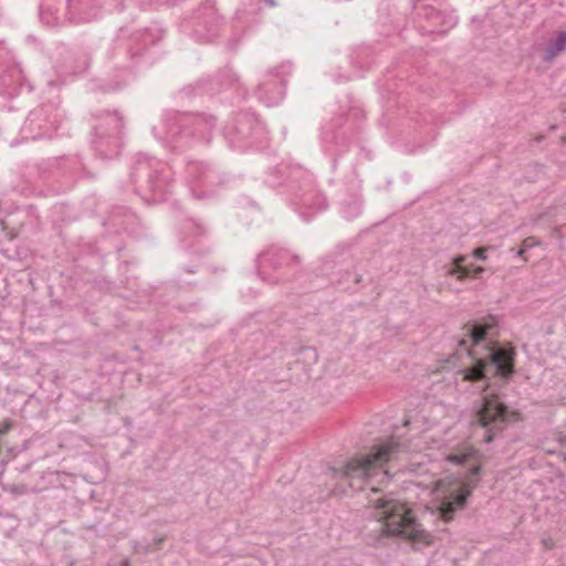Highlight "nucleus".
<instances>
[{"label": "nucleus", "instance_id": "7c9ffc66", "mask_svg": "<svg viewBox=\"0 0 566 566\" xmlns=\"http://www.w3.org/2000/svg\"><path fill=\"white\" fill-rule=\"evenodd\" d=\"M32 462L21 463L15 465V470L20 473L27 472L31 468Z\"/></svg>", "mask_w": 566, "mask_h": 566}, {"label": "nucleus", "instance_id": "0eeeda50", "mask_svg": "<svg viewBox=\"0 0 566 566\" xmlns=\"http://www.w3.org/2000/svg\"><path fill=\"white\" fill-rule=\"evenodd\" d=\"M172 171L166 165L148 158H138L130 171L135 192L148 203L163 202L172 187Z\"/></svg>", "mask_w": 566, "mask_h": 566}, {"label": "nucleus", "instance_id": "f704fd0d", "mask_svg": "<svg viewBox=\"0 0 566 566\" xmlns=\"http://www.w3.org/2000/svg\"><path fill=\"white\" fill-rule=\"evenodd\" d=\"M178 0H169L170 6H176Z\"/></svg>", "mask_w": 566, "mask_h": 566}, {"label": "nucleus", "instance_id": "e433bc0d", "mask_svg": "<svg viewBox=\"0 0 566 566\" xmlns=\"http://www.w3.org/2000/svg\"><path fill=\"white\" fill-rule=\"evenodd\" d=\"M120 566H130L128 560H124Z\"/></svg>", "mask_w": 566, "mask_h": 566}, {"label": "nucleus", "instance_id": "ea45409f", "mask_svg": "<svg viewBox=\"0 0 566 566\" xmlns=\"http://www.w3.org/2000/svg\"><path fill=\"white\" fill-rule=\"evenodd\" d=\"M161 542H163V538H158V539H156V543H157V544H160Z\"/></svg>", "mask_w": 566, "mask_h": 566}, {"label": "nucleus", "instance_id": "393cba45", "mask_svg": "<svg viewBox=\"0 0 566 566\" xmlns=\"http://www.w3.org/2000/svg\"><path fill=\"white\" fill-rule=\"evenodd\" d=\"M283 176H284V170L281 168L274 167L273 169H271L269 177L266 179V182L271 187H277L282 184Z\"/></svg>", "mask_w": 566, "mask_h": 566}, {"label": "nucleus", "instance_id": "bb28decb", "mask_svg": "<svg viewBox=\"0 0 566 566\" xmlns=\"http://www.w3.org/2000/svg\"><path fill=\"white\" fill-rule=\"evenodd\" d=\"M12 83V75L0 66V93L4 92Z\"/></svg>", "mask_w": 566, "mask_h": 566}, {"label": "nucleus", "instance_id": "473e14b6", "mask_svg": "<svg viewBox=\"0 0 566 566\" xmlns=\"http://www.w3.org/2000/svg\"><path fill=\"white\" fill-rule=\"evenodd\" d=\"M259 2H264L269 4L270 7H276V0H259Z\"/></svg>", "mask_w": 566, "mask_h": 566}, {"label": "nucleus", "instance_id": "7ed1b4c3", "mask_svg": "<svg viewBox=\"0 0 566 566\" xmlns=\"http://www.w3.org/2000/svg\"><path fill=\"white\" fill-rule=\"evenodd\" d=\"M256 263L261 279L273 284L295 281L305 293L317 291L326 284L325 277L301 269V256L286 249L271 247L258 255Z\"/></svg>", "mask_w": 566, "mask_h": 566}, {"label": "nucleus", "instance_id": "c756f323", "mask_svg": "<svg viewBox=\"0 0 566 566\" xmlns=\"http://www.w3.org/2000/svg\"><path fill=\"white\" fill-rule=\"evenodd\" d=\"M345 120H346V117L344 114H342V115L337 116L336 118H334L332 120V124L334 127H340Z\"/></svg>", "mask_w": 566, "mask_h": 566}, {"label": "nucleus", "instance_id": "4be33fe9", "mask_svg": "<svg viewBox=\"0 0 566 566\" xmlns=\"http://www.w3.org/2000/svg\"><path fill=\"white\" fill-rule=\"evenodd\" d=\"M566 49V31H559L545 46L544 61H552Z\"/></svg>", "mask_w": 566, "mask_h": 566}, {"label": "nucleus", "instance_id": "a878e982", "mask_svg": "<svg viewBox=\"0 0 566 566\" xmlns=\"http://www.w3.org/2000/svg\"><path fill=\"white\" fill-rule=\"evenodd\" d=\"M539 244V242L534 237H527L523 240L522 245L520 250L516 252V254L521 258H523L526 261V258L524 256L525 253L533 247Z\"/></svg>", "mask_w": 566, "mask_h": 566}, {"label": "nucleus", "instance_id": "f257e3e1", "mask_svg": "<svg viewBox=\"0 0 566 566\" xmlns=\"http://www.w3.org/2000/svg\"><path fill=\"white\" fill-rule=\"evenodd\" d=\"M464 336L471 340V348L468 340L462 337L458 340L461 347L471 358L470 366L463 368V379L475 382L499 377L510 381L516 373V349L510 343H501L496 339L499 335V318L489 314L480 318L471 319L462 327Z\"/></svg>", "mask_w": 566, "mask_h": 566}, {"label": "nucleus", "instance_id": "f3484780", "mask_svg": "<svg viewBox=\"0 0 566 566\" xmlns=\"http://www.w3.org/2000/svg\"><path fill=\"white\" fill-rule=\"evenodd\" d=\"M187 178L192 185L213 188L220 182L218 172L208 163L189 160L186 167Z\"/></svg>", "mask_w": 566, "mask_h": 566}, {"label": "nucleus", "instance_id": "dca6fc26", "mask_svg": "<svg viewBox=\"0 0 566 566\" xmlns=\"http://www.w3.org/2000/svg\"><path fill=\"white\" fill-rule=\"evenodd\" d=\"M237 82V74L231 67L226 66L219 70L214 75L197 81L193 90H196V94L213 95L227 87L233 86Z\"/></svg>", "mask_w": 566, "mask_h": 566}, {"label": "nucleus", "instance_id": "9d476101", "mask_svg": "<svg viewBox=\"0 0 566 566\" xmlns=\"http://www.w3.org/2000/svg\"><path fill=\"white\" fill-rule=\"evenodd\" d=\"M181 30L197 42L210 43L223 30L224 18L218 12L214 0H206L181 21Z\"/></svg>", "mask_w": 566, "mask_h": 566}, {"label": "nucleus", "instance_id": "39448f33", "mask_svg": "<svg viewBox=\"0 0 566 566\" xmlns=\"http://www.w3.org/2000/svg\"><path fill=\"white\" fill-rule=\"evenodd\" d=\"M167 137L175 150L184 151L195 145H208L217 127V118L206 113L174 114L166 118Z\"/></svg>", "mask_w": 566, "mask_h": 566}, {"label": "nucleus", "instance_id": "2eb2a0df", "mask_svg": "<svg viewBox=\"0 0 566 566\" xmlns=\"http://www.w3.org/2000/svg\"><path fill=\"white\" fill-rule=\"evenodd\" d=\"M61 485L60 473L53 471L42 472L34 481H21L19 483L6 481L4 471H0V486L4 492H10L15 496L29 493H41L51 488Z\"/></svg>", "mask_w": 566, "mask_h": 566}, {"label": "nucleus", "instance_id": "9b49d317", "mask_svg": "<svg viewBox=\"0 0 566 566\" xmlns=\"http://www.w3.org/2000/svg\"><path fill=\"white\" fill-rule=\"evenodd\" d=\"M475 422L485 429L484 442L490 443L494 434L500 432L509 421V409L496 395H484L473 403Z\"/></svg>", "mask_w": 566, "mask_h": 566}, {"label": "nucleus", "instance_id": "412c9836", "mask_svg": "<svg viewBox=\"0 0 566 566\" xmlns=\"http://www.w3.org/2000/svg\"><path fill=\"white\" fill-rule=\"evenodd\" d=\"M465 260V255H457L453 259L451 269L448 271L449 275L455 276L460 281L473 277L474 264H464Z\"/></svg>", "mask_w": 566, "mask_h": 566}, {"label": "nucleus", "instance_id": "c85d7f7f", "mask_svg": "<svg viewBox=\"0 0 566 566\" xmlns=\"http://www.w3.org/2000/svg\"><path fill=\"white\" fill-rule=\"evenodd\" d=\"M12 427H13V421L10 419H4L0 423V437L8 433L12 429Z\"/></svg>", "mask_w": 566, "mask_h": 566}, {"label": "nucleus", "instance_id": "423d86ee", "mask_svg": "<svg viewBox=\"0 0 566 566\" xmlns=\"http://www.w3.org/2000/svg\"><path fill=\"white\" fill-rule=\"evenodd\" d=\"M447 461L459 467L458 482L442 493L440 515L443 520H452L453 514L465 506L472 490L478 485L481 465L472 452L450 453Z\"/></svg>", "mask_w": 566, "mask_h": 566}, {"label": "nucleus", "instance_id": "b1692460", "mask_svg": "<svg viewBox=\"0 0 566 566\" xmlns=\"http://www.w3.org/2000/svg\"><path fill=\"white\" fill-rule=\"evenodd\" d=\"M154 2L153 0H120L118 7L119 11L125 10H134L138 8L142 11H147L151 9Z\"/></svg>", "mask_w": 566, "mask_h": 566}, {"label": "nucleus", "instance_id": "4c0bfd02", "mask_svg": "<svg viewBox=\"0 0 566 566\" xmlns=\"http://www.w3.org/2000/svg\"><path fill=\"white\" fill-rule=\"evenodd\" d=\"M145 553H148L150 549L148 546L142 547Z\"/></svg>", "mask_w": 566, "mask_h": 566}, {"label": "nucleus", "instance_id": "72a5a7b5", "mask_svg": "<svg viewBox=\"0 0 566 566\" xmlns=\"http://www.w3.org/2000/svg\"><path fill=\"white\" fill-rule=\"evenodd\" d=\"M361 281V275H356L355 283L358 284Z\"/></svg>", "mask_w": 566, "mask_h": 566}, {"label": "nucleus", "instance_id": "5701e85b", "mask_svg": "<svg viewBox=\"0 0 566 566\" xmlns=\"http://www.w3.org/2000/svg\"><path fill=\"white\" fill-rule=\"evenodd\" d=\"M361 212V199L359 196L354 195L349 200L343 203V214L346 219L350 220L359 216Z\"/></svg>", "mask_w": 566, "mask_h": 566}, {"label": "nucleus", "instance_id": "aec40b11", "mask_svg": "<svg viewBox=\"0 0 566 566\" xmlns=\"http://www.w3.org/2000/svg\"><path fill=\"white\" fill-rule=\"evenodd\" d=\"M206 229L202 224L192 219L182 222L179 231L180 242L185 249H190L199 243L205 235Z\"/></svg>", "mask_w": 566, "mask_h": 566}, {"label": "nucleus", "instance_id": "cd10ccee", "mask_svg": "<svg viewBox=\"0 0 566 566\" xmlns=\"http://www.w3.org/2000/svg\"><path fill=\"white\" fill-rule=\"evenodd\" d=\"M488 250L489 248H485V247H479V248H475L473 251H472V255L478 259V260H481V261H484L488 259Z\"/></svg>", "mask_w": 566, "mask_h": 566}, {"label": "nucleus", "instance_id": "2f4dec72", "mask_svg": "<svg viewBox=\"0 0 566 566\" xmlns=\"http://www.w3.org/2000/svg\"><path fill=\"white\" fill-rule=\"evenodd\" d=\"M484 271L485 269L483 266L474 265L473 277H480Z\"/></svg>", "mask_w": 566, "mask_h": 566}, {"label": "nucleus", "instance_id": "4468645a", "mask_svg": "<svg viewBox=\"0 0 566 566\" xmlns=\"http://www.w3.org/2000/svg\"><path fill=\"white\" fill-rule=\"evenodd\" d=\"M412 7L417 9L415 0ZM417 17L422 34H446L458 23V18L452 12L439 11L430 4L419 7Z\"/></svg>", "mask_w": 566, "mask_h": 566}, {"label": "nucleus", "instance_id": "6e6552de", "mask_svg": "<svg viewBox=\"0 0 566 566\" xmlns=\"http://www.w3.org/2000/svg\"><path fill=\"white\" fill-rule=\"evenodd\" d=\"M222 135L231 148L240 150L262 147L268 140L264 124L248 111H241L229 119L222 128Z\"/></svg>", "mask_w": 566, "mask_h": 566}, {"label": "nucleus", "instance_id": "f8f14e48", "mask_svg": "<svg viewBox=\"0 0 566 566\" xmlns=\"http://www.w3.org/2000/svg\"><path fill=\"white\" fill-rule=\"evenodd\" d=\"M62 114L54 103H44L32 109L23 125V130L32 139L49 137L59 128Z\"/></svg>", "mask_w": 566, "mask_h": 566}, {"label": "nucleus", "instance_id": "1a4fd4ad", "mask_svg": "<svg viewBox=\"0 0 566 566\" xmlns=\"http://www.w3.org/2000/svg\"><path fill=\"white\" fill-rule=\"evenodd\" d=\"M93 117L95 124L92 126V144L95 151L104 159L117 157L124 145V117L117 111L99 112Z\"/></svg>", "mask_w": 566, "mask_h": 566}, {"label": "nucleus", "instance_id": "20e7f679", "mask_svg": "<svg viewBox=\"0 0 566 566\" xmlns=\"http://www.w3.org/2000/svg\"><path fill=\"white\" fill-rule=\"evenodd\" d=\"M400 443L394 438L373 447L368 455H355L339 470L331 468L339 481L348 482L349 488L356 491L364 489L374 476L381 475V481L388 479V472L382 471L385 463L399 452Z\"/></svg>", "mask_w": 566, "mask_h": 566}, {"label": "nucleus", "instance_id": "f03ea898", "mask_svg": "<svg viewBox=\"0 0 566 566\" xmlns=\"http://www.w3.org/2000/svg\"><path fill=\"white\" fill-rule=\"evenodd\" d=\"M379 489L373 486L368 495V505L375 510L374 516L380 523L375 530L364 534L367 546L382 549L390 547L397 539L431 545L433 536L422 528L412 510L391 494L377 496Z\"/></svg>", "mask_w": 566, "mask_h": 566}, {"label": "nucleus", "instance_id": "c9c22d12", "mask_svg": "<svg viewBox=\"0 0 566 566\" xmlns=\"http://www.w3.org/2000/svg\"><path fill=\"white\" fill-rule=\"evenodd\" d=\"M489 388H490V384H489V382H486V384L484 385V387H483V391H486Z\"/></svg>", "mask_w": 566, "mask_h": 566}, {"label": "nucleus", "instance_id": "6ab92c4d", "mask_svg": "<svg viewBox=\"0 0 566 566\" xmlns=\"http://www.w3.org/2000/svg\"><path fill=\"white\" fill-rule=\"evenodd\" d=\"M102 3V0H67L69 20L74 23L91 22L98 15Z\"/></svg>", "mask_w": 566, "mask_h": 566}, {"label": "nucleus", "instance_id": "a211bd4d", "mask_svg": "<svg viewBox=\"0 0 566 566\" xmlns=\"http://www.w3.org/2000/svg\"><path fill=\"white\" fill-rule=\"evenodd\" d=\"M165 30L158 24H154L149 28L138 30L132 34V44L128 48V52L133 59L142 56L145 50L155 45L164 36Z\"/></svg>", "mask_w": 566, "mask_h": 566}, {"label": "nucleus", "instance_id": "58836bf2", "mask_svg": "<svg viewBox=\"0 0 566 566\" xmlns=\"http://www.w3.org/2000/svg\"><path fill=\"white\" fill-rule=\"evenodd\" d=\"M560 442H562L563 444H566V436H565V437H563V438L560 439Z\"/></svg>", "mask_w": 566, "mask_h": 566}, {"label": "nucleus", "instance_id": "ddd939ff", "mask_svg": "<svg viewBox=\"0 0 566 566\" xmlns=\"http://www.w3.org/2000/svg\"><path fill=\"white\" fill-rule=\"evenodd\" d=\"M292 73L290 62L270 70L256 87L255 95L268 106L277 105L285 95L286 77Z\"/></svg>", "mask_w": 566, "mask_h": 566}]
</instances>
